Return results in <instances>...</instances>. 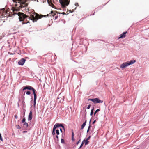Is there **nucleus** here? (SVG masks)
Instances as JSON below:
<instances>
[{
  "label": "nucleus",
  "instance_id": "c03bdc74",
  "mask_svg": "<svg viewBox=\"0 0 149 149\" xmlns=\"http://www.w3.org/2000/svg\"><path fill=\"white\" fill-rule=\"evenodd\" d=\"M62 14H65V13H64V12L63 13H62Z\"/></svg>",
  "mask_w": 149,
  "mask_h": 149
},
{
  "label": "nucleus",
  "instance_id": "bb28decb",
  "mask_svg": "<svg viewBox=\"0 0 149 149\" xmlns=\"http://www.w3.org/2000/svg\"><path fill=\"white\" fill-rule=\"evenodd\" d=\"M95 98L91 99V101H92L94 103L95 102Z\"/></svg>",
  "mask_w": 149,
  "mask_h": 149
},
{
  "label": "nucleus",
  "instance_id": "c9c22d12",
  "mask_svg": "<svg viewBox=\"0 0 149 149\" xmlns=\"http://www.w3.org/2000/svg\"><path fill=\"white\" fill-rule=\"evenodd\" d=\"M90 137H91V136H89L87 138V139H87V140H88L90 138Z\"/></svg>",
  "mask_w": 149,
  "mask_h": 149
},
{
  "label": "nucleus",
  "instance_id": "a19ab883",
  "mask_svg": "<svg viewBox=\"0 0 149 149\" xmlns=\"http://www.w3.org/2000/svg\"><path fill=\"white\" fill-rule=\"evenodd\" d=\"M91 99H89L88 100V101H91Z\"/></svg>",
  "mask_w": 149,
  "mask_h": 149
},
{
  "label": "nucleus",
  "instance_id": "9d476101",
  "mask_svg": "<svg viewBox=\"0 0 149 149\" xmlns=\"http://www.w3.org/2000/svg\"><path fill=\"white\" fill-rule=\"evenodd\" d=\"M55 125V126H56V128H57L59 127H61L64 130H65L64 127V126H63V125L61 124H59L58 123H57V124H56Z\"/></svg>",
  "mask_w": 149,
  "mask_h": 149
},
{
  "label": "nucleus",
  "instance_id": "473e14b6",
  "mask_svg": "<svg viewBox=\"0 0 149 149\" xmlns=\"http://www.w3.org/2000/svg\"><path fill=\"white\" fill-rule=\"evenodd\" d=\"M27 87H26V86L23 89V90H26V89H27Z\"/></svg>",
  "mask_w": 149,
  "mask_h": 149
},
{
  "label": "nucleus",
  "instance_id": "393cba45",
  "mask_svg": "<svg viewBox=\"0 0 149 149\" xmlns=\"http://www.w3.org/2000/svg\"><path fill=\"white\" fill-rule=\"evenodd\" d=\"M25 122H25V118H24L22 120V123H24Z\"/></svg>",
  "mask_w": 149,
  "mask_h": 149
},
{
  "label": "nucleus",
  "instance_id": "5701e85b",
  "mask_svg": "<svg viewBox=\"0 0 149 149\" xmlns=\"http://www.w3.org/2000/svg\"><path fill=\"white\" fill-rule=\"evenodd\" d=\"M100 111V110L99 109H97L94 112V115H95L96 113L98 111Z\"/></svg>",
  "mask_w": 149,
  "mask_h": 149
},
{
  "label": "nucleus",
  "instance_id": "2f4dec72",
  "mask_svg": "<svg viewBox=\"0 0 149 149\" xmlns=\"http://www.w3.org/2000/svg\"><path fill=\"white\" fill-rule=\"evenodd\" d=\"M80 139L77 143L76 144L78 145L79 143L80 142Z\"/></svg>",
  "mask_w": 149,
  "mask_h": 149
},
{
  "label": "nucleus",
  "instance_id": "0eeeda50",
  "mask_svg": "<svg viewBox=\"0 0 149 149\" xmlns=\"http://www.w3.org/2000/svg\"><path fill=\"white\" fill-rule=\"evenodd\" d=\"M32 111L31 110L30 111V113L29 114V116H28V121H30L32 119Z\"/></svg>",
  "mask_w": 149,
  "mask_h": 149
},
{
  "label": "nucleus",
  "instance_id": "b1692460",
  "mask_svg": "<svg viewBox=\"0 0 149 149\" xmlns=\"http://www.w3.org/2000/svg\"><path fill=\"white\" fill-rule=\"evenodd\" d=\"M90 127H91L90 125H89L88 126V128L87 130V132H88L89 131Z\"/></svg>",
  "mask_w": 149,
  "mask_h": 149
},
{
  "label": "nucleus",
  "instance_id": "dca6fc26",
  "mask_svg": "<svg viewBox=\"0 0 149 149\" xmlns=\"http://www.w3.org/2000/svg\"><path fill=\"white\" fill-rule=\"evenodd\" d=\"M83 141H84V143H85V145H87L89 142V141H88V140H87V139H86V140H84Z\"/></svg>",
  "mask_w": 149,
  "mask_h": 149
},
{
  "label": "nucleus",
  "instance_id": "412c9836",
  "mask_svg": "<svg viewBox=\"0 0 149 149\" xmlns=\"http://www.w3.org/2000/svg\"><path fill=\"white\" fill-rule=\"evenodd\" d=\"M61 143H62L63 144L64 143L65 141H64V140L63 139H61Z\"/></svg>",
  "mask_w": 149,
  "mask_h": 149
},
{
  "label": "nucleus",
  "instance_id": "58836bf2",
  "mask_svg": "<svg viewBox=\"0 0 149 149\" xmlns=\"http://www.w3.org/2000/svg\"><path fill=\"white\" fill-rule=\"evenodd\" d=\"M91 119L90 120L89 122V125H90L91 122Z\"/></svg>",
  "mask_w": 149,
  "mask_h": 149
},
{
  "label": "nucleus",
  "instance_id": "4be33fe9",
  "mask_svg": "<svg viewBox=\"0 0 149 149\" xmlns=\"http://www.w3.org/2000/svg\"><path fill=\"white\" fill-rule=\"evenodd\" d=\"M16 127L18 129H20V127L18 125H17L16 126Z\"/></svg>",
  "mask_w": 149,
  "mask_h": 149
},
{
  "label": "nucleus",
  "instance_id": "39448f33",
  "mask_svg": "<svg viewBox=\"0 0 149 149\" xmlns=\"http://www.w3.org/2000/svg\"><path fill=\"white\" fill-rule=\"evenodd\" d=\"M31 90L33 92V95H34L33 106H34V107H35V105L36 104V98H37V96H36V95L35 93V90L33 88V89Z\"/></svg>",
  "mask_w": 149,
  "mask_h": 149
},
{
  "label": "nucleus",
  "instance_id": "20e7f679",
  "mask_svg": "<svg viewBox=\"0 0 149 149\" xmlns=\"http://www.w3.org/2000/svg\"><path fill=\"white\" fill-rule=\"evenodd\" d=\"M59 2L62 6L65 7L69 4L68 0H59Z\"/></svg>",
  "mask_w": 149,
  "mask_h": 149
},
{
  "label": "nucleus",
  "instance_id": "ddd939ff",
  "mask_svg": "<svg viewBox=\"0 0 149 149\" xmlns=\"http://www.w3.org/2000/svg\"><path fill=\"white\" fill-rule=\"evenodd\" d=\"M27 89L31 90L33 88L31 86H26Z\"/></svg>",
  "mask_w": 149,
  "mask_h": 149
},
{
  "label": "nucleus",
  "instance_id": "aec40b11",
  "mask_svg": "<svg viewBox=\"0 0 149 149\" xmlns=\"http://www.w3.org/2000/svg\"><path fill=\"white\" fill-rule=\"evenodd\" d=\"M56 126H55V125H54V127H53V131H55V130L56 129Z\"/></svg>",
  "mask_w": 149,
  "mask_h": 149
},
{
  "label": "nucleus",
  "instance_id": "423d86ee",
  "mask_svg": "<svg viewBox=\"0 0 149 149\" xmlns=\"http://www.w3.org/2000/svg\"><path fill=\"white\" fill-rule=\"evenodd\" d=\"M26 60L23 58L21 59L18 62V65L22 66L25 63Z\"/></svg>",
  "mask_w": 149,
  "mask_h": 149
},
{
  "label": "nucleus",
  "instance_id": "49530a36",
  "mask_svg": "<svg viewBox=\"0 0 149 149\" xmlns=\"http://www.w3.org/2000/svg\"><path fill=\"white\" fill-rule=\"evenodd\" d=\"M18 107L19 106V104H18Z\"/></svg>",
  "mask_w": 149,
  "mask_h": 149
},
{
  "label": "nucleus",
  "instance_id": "4468645a",
  "mask_svg": "<svg viewBox=\"0 0 149 149\" xmlns=\"http://www.w3.org/2000/svg\"><path fill=\"white\" fill-rule=\"evenodd\" d=\"M47 1L49 5L50 6H51L52 8H54V5L51 2H50L48 0Z\"/></svg>",
  "mask_w": 149,
  "mask_h": 149
},
{
  "label": "nucleus",
  "instance_id": "f03ea898",
  "mask_svg": "<svg viewBox=\"0 0 149 149\" xmlns=\"http://www.w3.org/2000/svg\"><path fill=\"white\" fill-rule=\"evenodd\" d=\"M136 61L134 60H132L127 61L121 65L120 66V68L122 69L125 68L130 65L133 64Z\"/></svg>",
  "mask_w": 149,
  "mask_h": 149
},
{
  "label": "nucleus",
  "instance_id": "7c9ffc66",
  "mask_svg": "<svg viewBox=\"0 0 149 149\" xmlns=\"http://www.w3.org/2000/svg\"><path fill=\"white\" fill-rule=\"evenodd\" d=\"M72 141H74V137H72Z\"/></svg>",
  "mask_w": 149,
  "mask_h": 149
},
{
  "label": "nucleus",
  "instance_id": "f8f14e48",
  "mask_svg": "<svg viewBox=\"0 0 149 149\" xmlns=\"http://www.w3.org/2000/svg\"><path fill=\"white\" fill-rule=\"evenodd\" d=\"M86 120L85 121V122L82 125L81 128V130H82L84 128V127L86 125Z\"/></svg>",
  "mask_w": 149,
  "mask_h": 149
},
{
  "label": "nucleus",
  "instance_id": "79ce46f5",
  "mask_svg": "<svg viewBox=\"0 0 149 149\" xmlns=\"http://www.w3.org/2000/svg\"><path fill=\"white\" fill-rule=\"evenodd\" d=\"M57 18V17L56 16L55 17V19H56Z\"/></svg>",
  "mask_w": 149,
  "mask_h": 149
},
{
  "label": "nucleus",
  "instance_id": "2eb2a0df",
  "mask_svg": "<svg viewBox=\"0 0 149 149\" xmlns=\"http://www.w3.org/2000/svg\"><path fill=\"white\" fill-rule=\"evenodd\" d=\"M23 123V125L26 127H27L28 126V123L26 122H25Z\"/></svg>",
  "mask_w": 149,
  "mask_h": 149
},
{
  "label": "nucleus",
  "instance_id": "ea45409f",
  "mask_svg": "<svg viewBox=\"0 0 149 149\" xmlns=\"http://www.w3.org/2000/svg\"><path fill=\"white\" fill-rule=\"evenodd\" d=\"M75 5V6H78V4L77 3H76Z\"/></svg>",
  "mask_w": 149,
  "mask_h": 149
},
{
  "label": "nucleus",
  "instance_id": "a18cd8bd",
  "mask_svg": "<svg viewBox=\"0 0 149 149\" xmlns=\"http://www.w3.org/2000/svg\"><path fill=\"white\" fill-rule=\"evenodd\" d=\"M27 131H24L23 132L24 133V132H26Z\"/></svg>",
  "mask_w": 149,
  "mask_h": 149
},
{
  "label": "nucleus",
  "instance_id": "4c0bfd02",
  "mask_svg": "<svg viewBox=\"0 0 149 149\" xmlns=\"http://www.w3.org/2000/svg\"><path fill=\"white\" fill-rule=\"evenodd\" d=\"M60 132H62V129H61V128H60Z\"/></svg>",
  "mask_w": 149,
  "mask_h": 149
},
{
  "label": "nucleus",
  "instance_id": "a878e982",
  "mask_svg": "<svg viewBox=\"0 0 149 149\" xmlns=\"http://www.w3.org/2000/svg\"><path fill=\"white\" fill-rule=\"evenodd\" d=\"M83 142H82V143L81 144V145H80L79 147V149L80 148H81L82 147V146H83Z\"/></svg>",
  "mask_w": 149,
  "mask_h": 149
},
{
  "label": "nucleus",
  "instance_id": "6e6552de",
  "mask_svg": "<svg viewBox=\"0 0 149 149\" xmlns=\"http://www.w3.org/2000/svg\"><path fill=\"white\" fill-rule=\"evenodd\" d=\"M103 101L100 100L98 98H95V102L94 103H102Z\"/></svg>",
  "mask_w": 149,
  "mask_h": 149
},
{
  "label": "nucleus",
  "instance_id": "f257e3e1",
  "mask_svg": "<svg viewBox=\"0 0 149 149\" xmlns=\"http://www.w3.org/2000/svg\"><path fill=\"white\" fill-rule=\"evenodd\" d=\"M45 17H46V15H39L36 13H34L33 15H31V17H29V19L32 20L33 22H36L39 19Z\"/></svg>",
  "mask_w": 149,
  "mask_h": 149
},
{
  "label": "nucleus",
  "instance_id": "1a4fd4ad",
  "mask_svg": "<svg viewBox=\"0 0 149 149\" xmlns=\"http://www.w3.org/2000/svg\"><path fill=\"white\" fill-rule=\"evenodd\" d=\"M127 32V31L123 32V33L120 34V37H118V39L124 38L125 37V34Z\"/></svg>",
  "mask_w": 149,
  "mask_h": 149
},
{
  "label": "nucleus",
  "instance_id": "a211bd4d",
  "mask_svg": "<svg viewBox=\"0 0 149 149\" xmlns=\"http://www.w3.org/2000/svg\"><path fill=\"white\" fill-rule=\"evenodd\" d=\"M56 133L57 135H58L59 134V130L57 129L56 130Z\"/></svg>",
  "mask_w": 149,
  "mask_h": 149
},
{
  "label": "nucleus",
  "instance_id": "7ed1b4c3",
  "mask_svg": "<svg viewBox=\"0 0 149 149\" xmlns=\"http://www.w3.org/2000/svg\"><path fill=\"white\" fill-rule=\"evenodd\" d=\"M13 14H17L18 15V16H19V21H22L24 20V19L26 18V16L24 14L22 13H20V12H18V13H16L15 12V10H13Z\"/></svg>",
  "mask_w": 149,
  "mask_h": 149
},
{
  "label": "nucleus",
  "instance_id": "37998d69",
  "mask_svg": "<svg viewBox=\"0 0 149 149\" xmlns=\"http://www.w3.org/2000/svg\"><path fill=\"white\" fill-rule=\"evenodd\" d=\"M53 13V11H51V13H52H52Z\"/></svg>",
  "mask_w": 149,
  "mask_h": 149
},
{
  "label": "nucleus",
  "instance_id": "f704fd0d",
  "mask_svg": "<svg viewBox=\"0 0 149 149\" xmlns=\"http://www.w3.org/2000/svg\"><path fill=\"white\" fill-rule=\"evenodd\" d=\"M56 138L57 139L58 141V135H57L56 136Z\"/></svg>",
  "mask_w": 149,
  "mask_h": 149
},
{
  "label": "nucleus",
  "instance_id": "c85d7f7f",
  "mask_svg": "<svg viewBox=\"0 0 149 149\" xmlns=\"http://www.w3.org/2000/svg\"><path fill=\"white\" fill-rule=\"evenodd\" d=\"M52 134L54 136L55 135V131H52Z\"/></svg>",
  "mask_w": 149,
  "mask_h": 149
},
{
  "label": "nucleus",
  "instance_id": "f3484780",
  "mask_svg": "<svg viewBox=\"0 0 149 149\" xmlns=\"http://www.w3.org/2000/svg\"><path fill=\"white\" fill-rule=\"evenodd\" d=\"M93 109L91 110L90 114L91 116H92L93 114Z\"/></svg>",
  "mask_w": 149,
  "mask_h": 149
},
{
  "label": "nucleus",
  "instance_id": "72a5a7b5",
  "mask_svg": "<svg viewBox=\"0 0 149 149\" xmlns=\"http://www.w3.org/2000/svg\"><path fill=\"white\" fill-rule=\"evenodd\" d=\"M14 116L15 117V119H17V115H14Z\"/></svg>",
  "mask_w": 149,
  "mask_h": 149
},
{
  "label": "nucleus",
  "instance_id": "6ab92c4d",
  "mask_svg": "<svg viewBox=\"0 0 149 149\" xmlns=\"http://www.w3.org/2000/svg\"><path fill=\"white\" fill-rule=\"evenodd\" d=\"M31 94V92L29 91H27L26 92V94L27 95H30Z\"/></svg>",
  "mask_w": 149,
  "mask_h": 149
},
{
  "label": "nucleus",
  "instance_id": "cd10ccee",
  "mask_svg": "<svg viewBox=\"0 0 149 149\" xmlns=\"http://www.w3.org/2000/svg\"><path fill=\"white\" fill-rule=\"evenodd\" d=\"M91 107V105L89 104L88 105L86 109H90V107Z\"/></svg>",
  "mask_w": 149,
  "mask_h": 149
},
{
  "label": "nucleus",
  "instance_id": "c756f323",
  "mask_svg": "<svg viewBox=\"0 0 149 149\" xmlns=\"http://www.w3.org/2000/svg\"><path fill=\"white\" fill-rule=\"evenodd\" d=\"M74 132H72V137H74Z\"/></svg>",
  "mask_w": 149,
  "mask_h": 149
},
{
  "label": "nucleus",
  "instance_id": "e433bc0d",
  "mask_svg": "<svg viewBox=\"0 0 149 149\" xmlns=\"http://www.w3.org/2000/svg\"><path fill=\"white\" fill-rule=\"evenodd\" d=\"M96 122V120H95L93 121V122L92 124H94Z\"/></svg>",
  "mask_w": 149,
  "mask_h": 149
},
{
  "label": "nucleus",
  "instance_id": "9b49d317",
  "mask_svg": "<svg viewBox=\"0 0 149 149\" xmlns=\"http://www.w3.org/2000/svg\"><path fill=\"white\" fill-rule=\"evenodd\" d=\"M14 2H15L16 3H19L20 4L21 3H22L21 0H13Z\"/></svg>",
  "mask_w": 149,
  "mask_h": 149
}]
</instances>
